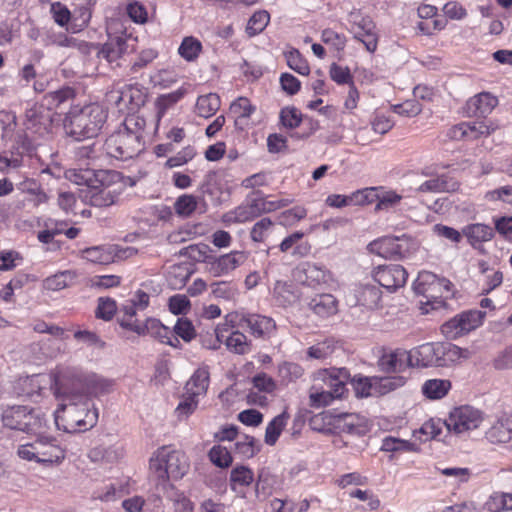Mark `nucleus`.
I'll return each instance as SVG.
<instances>
[{
	"label": "nucleus",
	"instance_id": "47",
	"mask_svg": "<svg viewBox=\"0 0 512 512\" xmlns=\"http://www.w3.org/2000/svg\"><path fill=\"white\" fill-rule=\"evenodd\" d=\"M185 94L186 89L179 88L176 91L159 96L156 101L158 115H164L165 112L178 101H180L185 96Z\"/></svg>",
	"mask_w": 512,
	"mask_h": 512
},
{
	"label": "nucleus",
	"instance_id": "26",
	"mask_svg": "<svg viewBox=\"0 0 512 512\" xmlns=\"http://www.w3.org/2000/svg\"><path fill=\"white\" fill-rule=\"evenodd\" d=\"M308 306L321 318L331 317L338 312V301L332 294H319L313 297Z\"/></svg>",
	"mask_w": 512,
	"mask_h": 512
},
{
	"label": "nucleus",
	"instance_id": "38",
	"mask_svg": "<svg viewBox=\"0 0 512 512\" xmlns=\"http://www.w3.org/2000/svg\"><path fill=\"white\" fill-rule=\"evenodd\" d=\"M150 471L155 475L159 482L165 483L168 480L165 447L159 448L151 457Z\"/></svg>",
	"mask_w": 512,
	"mask_h": 512
},
{
	"label": "nucleus",
	"instance_id": "20",
	"mask_svg": "<svg viewBox=\"0 0 512 512\" xmlns=\"http://www.w3.org/2000/svg\"><path fill=\"white\" fill-rule=\"evenodd\" d=\"M378 366L385 373H400L410 366L408 351L397 349L395 351L383 354Z\"/></svg>",
	"mask_w": 512,
	"mask_h": 512
},
{
	"label": "nucleus",
	"instance_id": "54",
	"mask_svg": "<svg viewBox=\"0 0 512 512\" xmlns=\"http://www.w3.org/2000/svg\"><path fill=\"white\" fill-rule=\"evenodd\" d=\"M236 452L245 458H252L258 451L259 446L256 445V440L252 436L244 435L241 440L235 443Z\"/></svg>",
	"mask_w": 512,
	"mask_h": 512
},
{
	"label": "nucleus",
	"instance_id": "13",
	"mask_svg": "<svg viewBox=\"0 0 512 512\" xmlns=\"http://www.w3.org/2000/svg\"><path fill=\"white\" fill-rule=\"evenodd\" d=\"M373 278L380 286L394 292L405 285L408 272L398 264L382 265L373 271Z\"/></svg>",
	"mask_w": 512,
	"mask_h": 512
},
{
	"label": "nucleus",
	"instance_id": "9",
	"mask_svg": "<svg viewBox=\"0 0 512 512\" xmlns=\"http://www.w3.org/2000/svg\"><path fill=\"white\" fill-rule=\"evenodd\" d=\"M122 328L135 332L138 335H150L161 343L177 347L180 344L177 337L173 336L168 327L158 319L148 318L144 323L122 322Z\"/></svg>",
	"mask_w": 512,
	"mask_h": 512
},
{
	"label": "nucleus",
	"instance_id": "61",
	"mask_svg": "<svg viewBox=\"0 0 512 512\" xmlns=\"http://www.w3.org/2000/svg\"><path fill=\"white\" fill-rule=\"evenodd\" d=\"M117 310L116 302L111 298H99L96 316L103 320H111Z\"/></svg>",
	"mask_w": 512,
	"mask_h": 512
},
{
	"label": "nucleus",
	"instance_id": "50",
	"mask_svg": "<svg viewBox=\"0 0 512 512\" xmlns=\"http://www.w3.org/2000/svg\"><path fill=\"white\" fill-rule=\"evenodd\" d=\"M208 456L210 461L219 468H228L233 461L229 450L221 445L213 446Z\"/></svg>",
	"mask_w": 512,
	"mask_h": 512
},
{
	"label": "nucleus",
	"instance_id": "40",
	"mask_svg": "<svg viewBox=\"0 0 512 512\" xmlns=\"http://www.w3.org/2000/svg\"><path fill=\"white\" fill-rule=\"evenodd\" d=\"M254 480V474L246 466H236L230 473V486L233 491H237L238 486H249Z\"/></svg>",
	"mask_w": 512,
	"mask_h": 512
},
{
	"label": "nucleus",
	"instance_id": "32",
	"mask_svg": "<svg viewBox=\"0 0 512 512\" xmlns=\"http://www.w3.org/2000/svg\"><path fill=\"white\" fill-rule=\"evenodd\" d=\"M451 386L447 379H429L422 385V393L431 400L442 399L448 394Z\"/></svg>",
	"mask_w": 512,
	"mask_h": 512
},
{
	"label": "nucleus",
	"instance_id": "57",
	"mask_svg": "<svg viewBox=\"0 0 512 512\" xmlns=\"http://www.w3.org/2000/svg\"><path fill=\"white\" fill-rule=\"evenodd\" d=\"M394 113L405 117H415L422 112V105L415 99L406 100L401 104L392 106Z\"/></svg>",
	"mask_w": 512,
	"mask_h": 512
},
{
	"label": "nucleus",
	"instance_id": "25",
	"mask_svg": "<svg viewBox=\"0 0 512 512\" xmlns=\"http://www.w3.org/2000/svg\"><path fill=\"white\" fill-rule=\"evenodd\" d=\"M168 479H180L188 471L189 464L184 453L165 447Z\"/></svg>",
	"mask_w": 512,
	"mask_h": 512
},
{
	"label": "nucleus",
	"instance_id": "35",
	"mask_svg": "<svg viewBox=\"0 0 512 512\" xmlns=\"http://www.w3.org/2000/svg\"><path fill=\"white\" fill-rule=\"evenodd\" d=\"M288 419L289 414L286 411H284L281 414L274 417L272 421L269 422L265 431L266 444L273 446L277 442L282 430L285 428L287 424Z\"/></svg>",
	"mask_w": 512,
	"mask_h": 512
},
{
	"label": "nucleus",
	"instance_id": "52",
	"mask_svg": "<svg viewBox=\"0 0 512 512\" xmlns=\"http://www.w3.org/2000/svg\"><path fill=\"white\" fill-rule=\"evenodd\" d=\"M288 66L301 75H308L310 72L307 61L302 57L298 50H292L286 53Z\"/></svg>",
	"mask_w": 512,
	"mask_h": 512
},
{
	"label": "nucleus",
	"instance_id": "1",
	"mask_svg": "<svg viewBox=\"0 0 512 512\" xmlns=\"http://www.w3.org/2000/svg\"><path fill=\"white\" fill-rule=\"evenodd\" d=\"M55 397L63 403L54 412V423L59 430L67 433L82 432L94 427L98 412L84 395L85 380L74 371H66L55 377Z\"/></svg>",
	"mask_w": 512,
	"mask_h": 512
},
{
	"label": "nucleus",
	"instance_id": "4",
	"mask_svg": "<svg viewBox=\"0 0 512 512\" xmlns=\"http://www.w3.org/2000/svg\"><path fill=\"white\" fill-rule=\"evenodd\" d=\"M4 426L28 434H45L49 427V420L40 408L28 406H12L2 414Z\"/></svg>",
	"mask_w": 512,
	"mask_h": 512
},
{
	"label": "nucleus",
	"instance_id": "23",
	"mask_svg": "<svg viewBox=\"0 0 512 512\" xmlns=\"http://www.w3.org/2000/svg\"><path fill=\"white\" fill-rule=\"evenodd\" d=\"M260 216V210L256 201V197L253 193L249 195L246 202L236 207L233 211L228 212L225 215L227 221L234 223H244L252 221Z\"/></svg>",
	"mask_w": 512,
	"mask_h": 512
},
{
	"label": "nucleus",
	"instance_id": "39",
	"mask_svg": "<svg viewBox=\"0 0 512 512\" xmlns=\"http://www.w3.org/2000/svg\"><path fill=\"white\" fill-rule=\"evenodd\" d=\"M304 369L297 363L284 361L278 365V377L281 383L287 385L301 378Z\"/></svg>",
	"mask_w": 512,
	"mask_h": 512
},
{
	"label": "nucleus",
	"instance_id": "30",
	"mask_svg": "<svg viewBox=\"0 0 512 512\" xmlns=\"http://www.w3.org/2000/svg\"><path fill=\"white\" fill-rule=\"evenodd\" d=\"M462 233L475 248L480 246L482 242L491 240L494 236V231L490 226L480 223L465 226Z\"/></svg>",
	"mask_w": 512,
	"mask_h": 512
},
{
	"label": "nucleus",
	"instance_id": "60",
	"mask_svg": "<svg viewBox=\"0 0 512 512\" xmlns=\"http://www.w3.org/2000/svg\"><path fill=\"white\" fill-rule=\"evenodd\" d=\"M176 336L182 338L185 342H190L196 336L192 322L187 318H179L174 326Z\"/></svg>",
	"mask_w": 512,
	"mask_h": 512
},
{
	"label": "nucleus",
	"instance_id": "58",
	"mask_svg": "<svg viewBox=\"0 0 512 512\" xmlns=\"http://www.w3.org/2000/svg\"><path fill=\"white\" fill-rule=\"evenodd\" d=\"M280 121L284 127L294 129L300 125L302 116L295 107H285L280 112Z\"/></svg>",
	"mask_w": 512,
	"mask_h": 512
},
{
	"label": "nucleus",
	"instance_id": "51",
	"mask_svg": "<svg viewBox=\"0 0 512 512\" xmlns=\"http://www.w3.org/2000/svg\"><path fill=\"white\" fill-rule=\"evenodd\" d=\"M197 207V199L193 195H182L180 196L175 204V212L182 217L190 216Z\"/></svg>",
	"mask_w": 512,
	"mask_h": 512
},
{
	"label": "nucleus",
	"instance_id": "24",
	"mask_svg": "<svg viewBox=\"0 0 512 512\" xmlns=\"http://www.w3.org/2000/svg\"><path fill=\"white\" fill-rule=\"evenodd\" d=\"M491 443H507L512 439V416L503 414L486 432Z\"/></svg>",
	"mask_w": 512,
	"mask_h": 512
},
{
	"label": "nucleus",
	"instance_id": "17",
	"mask_svg": "<svg viewBox=\"0 0 512 512\" xmlns=\"http://www.w3.org/2000/svg\"><path fill=\"white\" fill-rule=\"evenodd\" d=\"M121 178L109 183L92 187L85 198H89V203L95 207H108L117 202L121 192Z\"/></svg>",
	"mask_w": 512,
	"mask_h": 512
},
{
	"label": "nucleus",
	"instance_id": "10",
	"mask_svg": "<svg viewBox=\"0 0 512 512\" xmlns=\"http://www.w3.org/2000/svg\"><path fill=\"white\" fill-rule=\"evenodd\" d=\"M65 177L77 185L87 186L90 190L92 187L119 180L120 173L113 170L68 169Z\"/></svg>",
	"mask_w": 512,
	"mask_h": 512
},
{
	"label": "nucleus",
	"instance_id": "45",
	"mask_svg": "<svg viewBox=\"0 0 512 512\" xmlns=\"http://www.w3.org/2000/svg\"><path fill=\"white\" fill-rule=\"evenodd\" d=\"M375 391L380 394H387L399 387L404 386L406 378L404 376L374 377Z\"/></svg>",
	"mask_w": 512,
	"mask_h": 512
},
{
	"label": "nucleus",
	"instance_id": "37",
	"mask_svg": "<svg viewBox=\"0 0 512 512\" xmlns=\"http://www.w3.org/2000/svg\"><path fill=\"white\" fill-rule=\"evenodd\" d=\"M441 348L443 352V354H440L441 367L448 366L462 358L466 359L469 357V351L467 349L460 348L451 343H441Z\"/></svg>",
	"mask_w": 512,
	"mask_h": 512
},
{
	"label": "nucleus",
	"instance_id": "19",
	"mask_svg": "<svg viewBox=\"0 0 512 512\" xmlns=\"http://www.w3.org/2000/svg\"><path fill=\"white\" fill-rule=\"evenodd\" d=\"M240 325L257 338H269L276 330V323L272 318L258 314L243 317Z\"/></svg>",
	"mask_w": 512,
	"mask_h": 512
},
{
	"label": "nucleus",
	"instance_id": "8",
	"mask_svg": "<svg viewBox=\"0 0 512 512\" xmlns=\"http://www.w3.org/2000/svg\"><path fill=\"white\" fill-rule=\"evenodd\" d=\"M483 422V415L472 406H461L455 408L446 420L449 431L455 434H462L477 429Z\"/></svg>",
	"mask_w": 512,
	"mask_h": 512
},
{
	"label": "nucleus",
	"instance_id": "34",
	"mask_svg": "<svg viewBox=\"0 0 512 512\" xmlns=\"http://www.w3.org/2000/svg\"><path fill=\"white\" fill-rule=\"evenodd\" d=\"M209 386V372L207 369H197L186 384L188 394L199 396L206 393Z\"/></svg>",
	"mask_w": 512,
	"mask_h": 512
},
{
	"label": "nucleus",
	"instance_id": "18",
	"mask_svg": "<svg viewBox=\"0 0 512 512\" xmlns=\"http://www.w3.org/2000/svg\"><path fill=\"white\" fill-rule=\"evenodd\" d=\"M294 278L304 285L316 287L327 283L330 279V273L322 266L305 262L295 269Z\"/></svg>",
	"mask_w": 512,
	"mask_h": 512
},
{
	"label": "nucleus",
	"instance_id": "44",
	"mask_svg": "<svg viewBox=\"0 0 512 512\" xmlns=\"http://www.w3.org/2000/svg\"><path fill=\"white\" fill-rule=\"evenodd\" d=\"M201 51V42L192 36L185 37L178 48L180 56L187 61H194L199 56Z\"/></svg>",
	"mask_w": 512,
	"mask_h": 512
},
{
	"label": "nucleus",
	"instance_id": "11",
	"mask_svg": "<svg viewBox=\"0 0 512 512\" xmlns=\"http://www.w3.org/2000/svg\"><path fill=\"white\" fill-rule=\"evenodd\" d=\"M482 318L480 311L462 312L444 323L441 330L447 338L455 339L479 327Z\"/></svg>",
	"mask_w": 512,
	"mask_h": 512
},
{
	"label": "nucleus",
	"instance_id": "2",
	"mask_svg": "<svg viewBox=\"0 0 512 512\" xmlns=\"http://www.w3.org/2000/svg\"><path fill=\"white\" fill-rule=\"evenodd\" d=\"M107 120V112L96 103L73 108L65 119L64 127L76 140L96 137Z\"/></svg>",
	"mask_w": 512,
	"mask_h": 512
},
{
	"label": "nucleus",
	"instance_id": "15",
	"mask_svg": "<svg viewBox=\"0 0 512 512\" xmlns=\"http://www.w3.org/2000/svg\"><path fill=\"white\" fill-rule=\"evenodd\" d=\"M83 257L90 262L106 265L115 261V258H129L137 254L132 247L118 249L116 246H95L82 251Z\"/></svg>",
	"mask_w": 512,
	"mask_h": 512
},
{
	"label": "nucleus",
	"instance_id": "53",
	"mask_svg": "<svg viewBox=\"0 0 512 512\" xmlns=\"http://www.w3.org/2000/svg\"><path fill=\"white\" fill-rule=\"evenodd\" d=\"M196 155L195 148L193 146H186L181 151H179L176 155L167 159L165 163V167L167 168H175L182 166L192 160Z\"/></svg>",
	"mask_w": 512,
	"mask_h": 512
},
{
	"label": "nucleus",
	"instance_id": "16",
	"mask_svg": "<svg viewBox=\"0 0 512 512\" xmlns=\"http://www.w3.org/2000/svg\"><path fill=\"white\" fill-rule=\"evenodd\" d=\"M411 367H440L441 343H425L408 351Z\"/></svg>",
	"mask_w": 512,
	"mask_h": 512
},
{
	"label": "nucleus",
	"instance_id": "43",
	"mask_svg": "<svg viewBox=\"0 0 512 512\" xmlns=\"http://www.w3.org/2000/svg\"><path fill=\"white\" fill-rule=\"evenodd\" d=\"M334 350L335 342L332 339H326L307 349V359L324 360L331 356Z\"/></svg>",
	"mask_w": 512,
	"mask_h": 512
},
{
	"label": "nucleus",
	"instance_id": "27",
	"mask_svg": "<svg viewBox=\"0 0 512 512\" xmlns=\"http://www.w3.org/2000/svg\"><path fill=\"white\" fill-rule=\"evenodd\" d=\"M372 252H376L383 258L400 259L403 257V247L399 239L395 237H384L370 244Z\"/></svg>",
	"mask_w": 512,
	"mask_h": 512
},
{
	"label": "nucleus",
	"instance_id": "12",
	"mask_svg": "<svg viewBox=\"0 0 512 512\" xmlns=\"http://www.w3.org/2000/svg\"><path fill=\"white\" fill-rule=\"evenodd\" d=\"M66 371H71L70 369H63L57 371L52 376H46L42 374L32 375L30 377H26L25 379L21 380L20 390L19 393L21 396L26 397L27 399L38 402L43 397L45 391L47 390V386L50 385V388L53 390V393L55 394V377Z\"/></svg>",
	"mask_w": 512,
	"mask_h": 512
},
{
	"label": "nucleus",
	"instance_id": "62",
	"mask_svg": "<svg viewBox=\"0 0 512 512\" xmlns=\"http://www.w3.org/2000/svg\"><path fill=\"white\" fill-rule=\"evenodd\" d=\"M274 482V477L269 471L261 470L255 485L256 494L264 496L271 494Z\"/></svg>",
	"mask_w": 512,
	"mask_h": 512
},
{
	"label": "nucleus",
	"instance_id": "33",
	"mask_svg": "<svg viewBox=\"0 0 512 512\" xmlns=\"http://www.w3.org/2000/svg\"><path fill=\"white\" fill-rule=\"evenodd\" d=\"M227 349L235 354L244 355L250 352L251 342L242 332L235 330L229 336L223 338Z\"/></svg>",
	"mask_w": 512,
	"mask_h": 512
},
{
	"label": "nucleus",
	"instance_id": "29",
	"mask_svg": "<svg viewBox=\"0 0 512 512\" xmlns=\"http://www.w3.org/2000/svg\"><path fill=\"white\" fill-rule=\"evenodd\" d=\"M458 188V184L449 176L442 174L432 177L417 188L418 192L422 193H441L455 191Z\"/></svg>",
	"mask_w": 512,
	"mask_h": 512
},
{
	"label": "nucleus",
	"instance_id": "14",
	"mask_svg": "<svg viewBox=\"0 0 512 512\" xmlns=\"http://www.w3.org/2000/svg\"><path fill=\"white\" fill-rule=\"evenodd\" d=\"M108 98L113 101L119 110H136L145 103V95L139 84L125 85L123 89L109 92Z\"/></svg>",
	"mask_w": 512,
	"mask_h": 512
},
{
	"label": "nucleus",
	"instance_id": "42",
	"mask_svg": "<svg viewBox=\"0 0 512 512\" xmlns=\"http://www.w3.org/2000/svg\"><path fill=\"white\" fill-rule=\"evenodd\" d=\"M358 301L369 309L377 308L381 301V291L376 286L365 285L359 292Z\"/></svg>",
	"mask_w": 512,
	"mask_h": 512
},
{
	"label": "nucleus",
	"instance_id": "6",
	"mask_svg": "<svg viewBox=\"0 0 512 512\" xmlns=\"http://www.w3.org/2000/svg\"><path fill=\"white\" fill-rule=\"evenodd\" d=\"M143 149L142 136L130 130L126 123L123 129L110 135L104 143L107 155L119 160L131 159Z\"/></svg>",
	"mask_w": 512,
	"mask_h": 512
},
{
	"label": "nucleus",
	"instance_id": "59",
	"mask_svg": "<svg viewBox=\"0 0 512 512\" xmlns=\"http://www.w3.org/2000/svg\"><path fill=\"white\" fill-rule=\"evenodd\" d=\"M273 226V222L270 218L264 217L256 222L251 231L250 237L254 242H263Z\"/></svg>",
	"mask_w": 512,
	"mask_h": 512
},
{
	"label": "nucleus",
	"instance_id": "28",
	"mask_svg": "<svg viewBox=\"0 0 512 512\" xmlns=\"http://www.w3.org/2000/svg\"><path fill=\"white\" fill-rule=\"evenodd\" d=\"M273 299L278 306L286 308L298 303L300 294L293 285L277 281L273 288Z\"/></svg>",
	"mask_w": 512,
	"mask_h": 512
},
{
	"label": "nucleus",
	"instance_id": "63",
	"mask_svg": "<svg viewBox=\"0 0 512 512\" xmlns=\"http://www.w3.org/2000/svg\"><path fill=\"white\" fill-rule=\"evenodd\" d=\"M50 12L54 21L61 27L66 26L71 19L70 10L61 2L52 3Z\"/></svg>",
	"mask_w": 512,
	"mask_h": 512
},
{
	"label": "nucleus",
	"instance_id": "56",
	"mask_svg": "<svg viewBox=\"0 0 512 512\" xmlns=\"http://www.w3.org/2000/svg\"><path fill=\"white\" fill-rule=\"evenodd\" d=\"M414 444L395 437H385L382 440L381 450L386 452L412 451Z\"/></svg>",
	"mask_w": 512,
	"mask_h": 512
},
{
	"label": "nucleus",
	"instance_id": "48",
	"mask_svg": "<svg viewBox=\"0 0 512 512\" xmlns=\"http://www.w3.org/2000/svg\"><path fill=\"white\" fill-rule=\"evenodd\" d=\"M270 20V15L267 11L261 10L255 12L249 19L246 32L250 36H254L262 32L265 27L268 25Z\"/></svg>",
	"mask_w": 512,
	"mask_h": 512
},
{
	"label": "nucleus",
	"instance_id": "41",
	"mask_svg": "<svg viewBox=\"0 0 512 512\" xmlns=\"http://www.w3.org/2000/svg\"><path fill=\"white\" fill-rule=\"evenodd\" d=\"M467 140H476L482 136H488L496 130V126L485 121L464 122Z\"/></svg>",
	"mask_w": 512,
	"mask_h": 512
},
{
	"label": "nucleus",
	"instance_id": "64",
	"mask_svg": "<svg viewBox=\"0 0 512 512\" xmlns=\"http://www.w3.org/2000/svg\"><path fill=\"white\" fill-rule=\"evenodd\" d=\"M231 112L238 118H248L255 111V107L245 97H239L230 106Z\"/></svg>",
	"mask_w": 512,
	"mask_h": 512
},
{
	"label": "nucleus",
	"instance_id": "55",
	"mask_svg": "<svg viewBox=\"0 0 512 512\" xmlns=\"http://www.w3.org/2000/svg\"><path fill=\"white\" fill-rule=\"evenodd\" d=\"M402 196L397 194L394 191H385L381 194L377 193L376 199L377 204L375 206V210H389L390 208L395 207L401 201Z\"/></svg>",
	"mask_w": 512,
	"mask_h": 512
},
{
	"label": "nucleus",
	"instance_id": "5",
	"mask_svg": "<svg viewBox=\"0 0 512 512\" xmlns=\"http://www.w3.org/2000/svg\"><path fill=\"white\" fill-rule=\"evenodd\" d=\"M32 442L18 447V456L27 461L37 463H58L65 458V451L60 447L56 438L52 436L35 435Z\"/></svg>",
	"mask_w": 512,
	"mask_h": 512
},
{
	"label": "nucleus",
	"instance_id": "46",
	"mask_svg": "<svg viewBox=\"0 0 512 512\" xmlns=\"http://www.w3.org/2000/svg\"><path fill=\"white\" fill-rule=\"evenodd\" d=\"M486 507L490 512L512 510V494L496 492L490 496L486 503Z\"/></svg>",
	"mask_w": 512,
	"mask_h": 512
},
{
	"label": "nucleus",
	"instance_id": "22",
	"mask_svg": "<svg viewBox=\"0 0 512 512\" xmlns=\"http://www.w3.org/2000/svg\"><path fill=\"white\" fill-rule=\"evenodd\" d=\"M497 98L490 93L483 92L472 97L466 104L467 113L471 117L485 118L496 107Z\"/></svg>",
	"mask_w": 512,
	"mask_h": 512
},
{
	"label": "nucleus",
	"instance_id": "3",
	"mask_svg": "<svg viewBox=\"0 0 512 512\" xmlns=\"http://www.w3.org/2000/svg\"><path fill=\"white\" fill-rule=\"evenodd\" d=\"M349 377L350 374L345 368L338 369L335 374L327 370L320 371L309 391L310 406L321 408L328 406L335 399L342 398Z\"/></svg>",
	"mask_w": 512,
	"mask_h": 512
},
{
	"label": "nucleus",
	"instance_id": "31",
	"mask_svg": "<svg viewBox=\"0 0 512 512\" xmlns=\"http://www.w3.org/2000/svg\"><path fill=\"white\" fill-rule=\"evenodd\" d=\"M437 286H440L438 277L432 272L422 271L413 283V290L416 294L429 298Z\"/></svg>",
	"mask_w": 512,
	"mask_h": 512
},
{
	"label": "nucleus",
	"instance_id": "36",
	"mask_svg": "<svg viewBox=\"0 0 512 512\" xmlns=\"http://www.w3.org/2000/svg\"><path fill=\"white\" fill-rule=\"evenodd\" d=\"M220 108V98L217 94L209 93L197 99L196 109L199 116L208 118Z\"/></svg>",
	"mask_w": 512,
	"mask_h": 512
},
{
	"label": "nucleus",
	"instance_id": "21",
	"mask_svg": "<svg viewBox=\"0 0 512 512\" xmlns=\"http://www.w3.org/2000/svg\"><path fill=\"white\" fill-rule=\"evenodd\" d=\"M133 41L132 38H123L120 36L110 38L109 41L102 46L99 55L109 63L117 61L125 53L134 50V45L130 44V42Z\"/></svg>",
	"mask_w": 512,
	"mask_h": 512
},
{
	"label": "nucleus",
	"instance_id": "49",
	"mask_svg": "<svg viewBox=\"0 0 512 512\" xmlns=\"http://www.w3.org/2000/svg\"><path fill=\"white\" fill-rule=\"evenodd\" d=\"M68 279H73L71 272H59L44 279L42 286L49 291H60L68 286Z\"/></svg>",
	"mask_w": 512,
	"mask_h": 512
},
{
	"label": "nucleus",
	"instance_id": "7",
	"mask_svg": "<svg viewBox=\"0 0 512 512\" xmlns=\"http://www.w3.org/2000/svg\"><path fill=\"white\" fill-rule=\"evenodd\" d=\"M192 252L197 251L199 257L207 265V271L213 277H222L234 271L247 260V255L242 251H232L219 257L206 254L207 245H191L188 247ZM200 260V258H198Z\"/></svg>",
	"mask_w": 512,
	"mask_h": 512
}]
</instances>
